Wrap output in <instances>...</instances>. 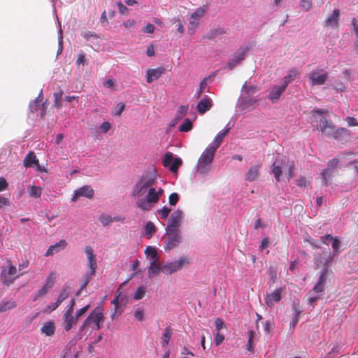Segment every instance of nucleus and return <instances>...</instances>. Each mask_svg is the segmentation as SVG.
Instances as JSON below:
<instances>
[{
	"label": "nucleus",
	"mask_w": 358,
	"mask_h": 358,
	"mask_svg": "<svg viewBox=\"0 0 358 358\" xmlns=\"http://www.w3.org/2000/svg\"><path fill=\"white\" fill-rule=\"evenodd\" d=\"M115 220V218L114 219L112 218L111 216H110V215H101L99 217V220L101 222L103 226H108V225H109Z\"/></svg>",
	"instance_id": "49530a36"
},
{
	"label": "nucleus",
	"mask_w": 358,
	"mask_h": 358,
	"mask_svg": "<svg viewBox=\"0 0 358 358\" xmlns=\"http://www.w3.org/2000/svg\"><path fill=\"white\" fill-rule=\"evenodd\" d=\"M27 192L31 197L39 198L42 194V189L40 187L32 185L28 187Z\"/></svg>",
	"instance_id": "473e14b6"
},
{
	"label": "nucleus",
	"mask_w": 358,
	"mask_h": 358,
	"mask_svg": "<svg viewBox=\"0 0 358 358\" xmlns=\"http://www.w3.org/2000/svg\"><path fill=\"white\" fill-rule=\"evenodd\" d=\"M54 279H55L54 274L53 273L50 274V275L48 276V278L46 280V282H45L44 287H45L48 289L52 288L54 285Z\"/></svg>",
	"instance_id": "4d7b16f0"
},
{
	"label": "nucleus",
	"mask_w": 358,
	"mask_h": 358,
	"mask_svg": "<svg viewBox=\"0 0 358 358\" xmlns=\"http://www.w3.org/2000/svg\"><path fill=\"white\" fill-rule=\"evenodd\" d=\"M299 76V71L295 69L289 71L287 75L283 78V85L286 88L289 83L295 80Z\"/></svg>",
	"instance_id": "bb28decb"
},
{
	"label": "nucleus",
	"mask_w": 358,
	"mask_h": 358,
	"mask_svg": "<svg viewBox=\"0 0 358 358\" xmlns=\"http://www.w3.org/2000/svg\"><path fill=\"white\" fill-rule=\"evenodd\" d=\"M183 218V213L181 210L178 209L174 211L167 224V227L166 229H173V230H179V227L181 224L182 220Z\"/></svg>",
	"instance_id": "1a4fd4ad"
},
{
	"label": "nucleus",
	"mask_w": 358,
	"mask_h": 358,
	"mask_svg": "<svg viewBox=\"0 0 358 358\" xmlns=\"http://www.w3.org/2000/svg\"><path fill=\"white\" fill-rule=\"evenodd\" d=\"M322 181L325 186H329L332 182L333 172L329 169H325L321 173Z\"/></svg>",
	"instance_id": "7c9ffc66"
},
{
	"label": "nucleus",
	"mask_w": 358,
	"mask_h": 358,
	"mask_svg": "<svg viewBox=\"0 0 358 358\" xmlns=\"http://www.w3.org/2000/svg\"><path fill=\"white\" fill-rule=\"evenodd\" d=\"M145 254L150 257L152 260H158V253L155 248L147 246L145 250Z\"/></svg>",
	"instance_id": "72a5a7b5"
},
{
	"label": "nucleus",
	"mask_w": 358,
	"mask_h": 358,
	"mask_svg": "<svg viewBox=\"0 0 358 358\" xmlns=\"http://www.w3.org/2000/svg\"><path fill=\"white\" fill-rule=\"evenodd\" d=\"M282 287L275 289L273 292L268 294L265 297V303L271 308L275 303L279 302L282 299Z\"/></svg>",
	"instance_id": "9d476101"
},
{
	"label": "nucleus",
	"mask_w": 358,
	"mask_h": 358,
	"mask_svg": "<svg viewBox=\"0 0 358 358\" xmlns=\"http://www.w3.org/2000/svg\"><path fill=\"white\" fill-rule=\"evenodd\" d=\"M164 68L163 66L158 67L156 69H148L146 73V81L148 83H151L154 80H157L161 77L162 73L164 72Z\"/></svg>",
	"instance_id": "dca6fc26"
},
{
	"label": "nucleus",
	"mask_w": 358,
	"mask_h": 358,
	"mask_svg": "<svg viewBox=\"0 0 358 358\" xmlns=\"http://www.w3.org/2000/svg\"><path fill=\"white\" fill-rule=\"evenodd\" d=\"M300 6L301 8L308 11L312 8V1L311 0H301L300 2Z\"/></svg>",
	"instance_id": "5fc2aeb1"
},
{
	"label": "nucleus",
	"mask_w": 358,
	"mask_h": 358,
	"mask_svg": "<svg viewBox=\"0 0 358 358\" xmlns=\"http://www.w3.org/2000/svg\"><path fill=\"white\" fill-rule=\"evenodd\" d=\"M321 132L324 135L334 138H337L340 134L339 130L336 129V127L333 123L329 124L327 127L322 128V131Z\"/></svg>",
	"instance_id": "b1692460"
},
{
	"label": "nucleus",
	"mask_w": 358,
	"mask_h": 358,
	"mask_svg": "<svg viewBox=\"0 0 358 358\" xmlns=\"http://www.w3.org/2000/svg\"><path fill=\"white\" fill-rule=\"evenodd\" d=\"M190 260L189 257L183 256L178 260L167 262L162 265V272L165 274H172L181 269L182 267L189 265Z\"/></svg>",
	"instance_id": "20e7f679"
},
{
	"label": "nucleus",
	"mask_w": 358,
	"mask_h": 358,
	"mask_svg": "<svg viewBox=\"0 0 358 358\" xmlns=\"http://www.w3.org/2000/svg\"><path fill=\"white\" fill-rule=\"evenodd\" d=\"M134 317L138 321H143L144 319V309L143 308H138L134 311Z\"/></svg>",
	"instance_id": "09e8293b"
},
{
	"label": "nucleus",
	"mask_w": 358,
	"mask_h": 358,
	"mask_svg": "<svg viewBox=\"0 0 358 358\" xmlns=\"http://www.w3.org/2000/svg\"><path fill=\"white\" fill-rule=\"evenodd\" d=\"M327 269L324 268L318 278L317 283L307 294L308 303L310 305H313L315 302L319 300L324 292V285L326 282V275Z\"/></svg>",
	"instance_id": "7ed1b4c3"
},
{
	"label": "nucleus",
	"mask_w": 358,
	"mask_h": 358,
	"mask_svg": "<svg viewBox=\"0 0 358 358\" xmlns=\"http://www.w3.org/2000/svg\"><path fill=\"white\" fill-rule=\"evenodd\" d=\"M67 245V242L66 240L62 239L59 241L58 243H56L52 245H50L45 252V256H52L55 253L59 252L62 250H64Z\"/></svg>",
	"instance_id": "a211bd4d"
},
{
	"label": "nucleus",
	"mask_w": 358,
	"mask_h": 358,
	"mask_svg": "<svg viewBox=\"0 0 358 358\" xmlns=\"http://www.w3.org/2000/svg\"><path fill=\"white\" fill-rule=\"evenodd\" d=\"M333 238L334 237L331 234H327L320 237L322 243L327 245L330 241H332Z\"/></svg>",
	"instance_id": "774afa93"
},
{
	"label": "nucleus",
	"mask_w": 358,
	"mask_h": 358,
	"mask_svg": "<svg viewBox=\"0 0 358 358\" xmlns=\"http://www.w3.org/2000/svg\"><path fill=\"white\" fill-rule=\"evenodd\" d=\"M257 104V100L252 98L245 99L240 104V108L242 109L250 110Z\"/></svg>",
	"instance_id": "c756f323"
},
{
	"label": "nucleus",
	"mask_w": 358,
	"mask_h": 358,
	"mask_svg": "<svg viewBox=\"0 0 358 358\" xmlns=\"http://www.w3.org/2000/svg\"><path fill=\"white\" fill-rule=\"evenodd\" d=\"M338 164V159L336 158H333L329 161L327 169H329V171L333 172L334 169L337 166Z\"/></svg>",
	"instance_id": "6e6d98bb"
},
{
	"label": "nucleus",
	"mask_w": 358,
	"mask_h": 358,
	"mask_svg": "<svg viewBox=\"0 0 358 358\" xmlns=\"http://www.w3.org/2000/svg\"><path fill=\"white\" fill-rule=\"evenodd\" d=\"M331 242H332L331 246H332V249H333L334 255L337 256L341 252V250H340L341 241L338 237H334Z\"/></svg>",
	"instance_id": "4c0bfd02"
},
{
	"label": "nucleus",
	"mask_w": 358,
	"mask_h": 358,
	"mask_svg": "<svg viewBox=\"0 0 358 358\" xmlns=\"http://www.w3.org/2000/svg\"><path fill=\"white\" fill-rule=\"evenodd\" d=\"M340 10L334 9L330 16L325 20V26L330 27H338L339 26Z\"/></svg>",
	"instance_id": "6ab92c4d"
},
{
	"label": "nucleus",
	"mask_w": 358,
	"mask_h": 358,
	"mask_svg": "<svg viewBox=\"0 0 358 358\" xmlns=\"http://www.w3.org/2000/svg\"><path fill=\"white\" fill-rule=\"evenodd\" d=\"M206 11V6L201 7L195 10L192 13L189 19V24L188 26V32L189 34H193L199 24V20L202 17Z\"/></svg>",
	"instance_id": "0eeeda50"
},
{
	"label": "nucleus",
	"mask_w": 358,
	"mask_h": 358,
	"mask_svg": "<svg viewBox=\"0 0 358 358\" xmlns=\"http://www.w3.org/2000/svg\"><path fill=\"white\" fill-rule=\"evenodd\" d=\"M38 159L33 151H30L24 157L23 164L25 167H33L38 164Z\"/></svg>",
	"instance_id": "393cba45"
},
{
	"label": "nucleus",
	"mask_w": 358,
	"mask_h": 358,
	"mask_svg": "<svg viewBox=\"0 0 358 358\" xmlns=\"http://www.w3.org/2000/svg\"><path fill=\"white\" fill-rule=\"evenodd\" d=\"M188 108V106H180L177 111L176 120L182 119L187 114Z\"/></svg>",
	"instance_id": "c03bdc74"
},
{
	"label": "nucleus",
	"mask_w": 358,
	"mask_h": 358,
	"mask_svg": "<svg viewBox=\"0 0 358 358\" xmlns=\"http://www.w3.org/2000/svg\"><path fill=\"white\" fill-rule=\"evenodd\" d=\"M179 201V195L178 193H172L169 196V203L171 206H176Z\"/></svg>",
	"instance_id": "8fccbe9b"
},
{
	"label": "nucleus",
	"mask_w": 358,
	"mask_h": 358,
	"mask_svg": "<svg viewBox=\"0 0 358 358\" xmlns=\"http://www.w3.org/2000/svg\"><path fill=\"white\" fill-rule=\"evenodd\" d=\"M69 295V287H64L62 289V290L58 296L57 302H58L59 304L60 305L66 299L68 298Z\"/></svg>",
	"instance_id": "c9c22d12"
},
{
	"label": "nucleus",
	"mask_w": 358,
	"mask_h": 358,
	"mask_svg": "<svg viewBox=\"0 0 358 358\" xmlns=\"http://www.w3.org/2000/svg\"><path fill=\"white\" fill-rule=\"evenodd\" d=\"M48 291V289L43 286L41 289L38 290V292L37 294L36 295V296L34 297V300L36 301L38 298H41V297L45 296L47 294Z\"/></svg>",
	"instance_id": "69168bd1"
},
{
	"label": "nucleus",
	"mask_w": 358,
	"mask_h": 358,
	"mask_svg": "<svg viewBox=\"0 0 358 358\" xmlns=\"http://www.w3.org/2000/svg\"><path fill=\"white\" fill-rule=\"evenodd\" d=\"M260 165L252 166L245 174V180L247 181H255L258 178L259 175Z\"/></svg>",
	"instance_id": "5701e85b"
},
{
	"label": "nucleus",
	"mask_w": 358,
	"mask_h": 358,
	"mask_svg": "<svg viewBox=\"0 0 358 358\" xmlns=\"http://www.w3.org/2000/svg\"><path fill=\"white\" fill-rule=\"evenodd\" d=\"M167 236L165 242V250H171L177 247L181 242L182 237L180 235L179 230L166 229Z\"/></svg>",
	"instance_id": "39448f33"
},
{
	"label": "nucleus",
	"mask_w": 358,
	"mask_h": 358,
	"mask_svg": "<svg viewBox=\"0 0 358 358\" xmlns=\"http://www.w3.org/2000/svg\"><path fill=\"white\" fill-rule=\"evenodd\" d=\"M85 252L88 260V266L91 271V275H94L97 266L93 249L90 246H86L85 248Z\"/></svg>",
	"instance_id": "ddd939ff"
},
{
	"label": "nucleus",
	"mask_w": 358,
	"mask_h": 358,
	"mask_svg": "<svg viewBox=\"0 0 358 358\" xmlns=\"http://www.w3.org/2000/svg\"><path fill=\"white\" fill-rule=\"evenodd\" d=\"M213 106L212 99L205 96L196 105V109L199 114H204L206 111L210 110Z\"/></svg>",
	"instance_id": "f3484780"
},
{
	"label": "nucleus",
	"mask_w": 358,
	"mask_h": 358,
	"mask_svg": "<svg viewBox=\"0 0 358 358\" xmlns=\"http://www.w3.org/2000/svg\"><path fill=\"white\" fill-rule=\"evenodd\" d=\"M171 211V209L170 208L164 206L162 209L159 210L157 213L162 220H166L167 219Z\"/></svg>",
	"instance_id": "de8ad7c7"
},
{
	"label": "nucleus",
	"mask_w": 358,
	"mask_h": 358,
	"mask_svg": "<svg viewBox=\"0 0 358 358\" xmlns=\"http://www.w3.org/2000/svg\"><path fill=\"white\" fill-rule=\"evenodd\" d=\"M192 129V122L189 118H186L184 122L180 126L179 130L182 132H188Z\"/></svg>",
	"instance_id": "ea45409f"
},
{
	"label": "nucleus",
	"mask_w": 358,
	"mask_h": 358,
	"mask_svg": "<svg viewBox=\"0 0 358 358\" xmlns=\"http://www.w3.org/2000/svg\"><path fill=\"white\" fill-rule=\"evenodd\" d=\"M249 338L247 344V350L249 351L252 350V338L254 336V331L250 330L248 331Z\"/></svg>",
	"instance_id": "e2e57ef3"
},
{
	"label": "nucleus",
	"mask_w": 358,
	"mask_h": 358,
	"mask_svg": "<svg viewBox=\"0 0 358 358\" xmlns=\"http://www.w3.org/2000/svg\"><path fill=\"white\" fill-rule=\"evenodd\" d=\"M80 196H85L88 199H92L94 196V190L89 185H84L77 189Z\"/></svg>",
	"instance_id": "c85d7f7f"
},
{
	"label": "nucleus",
	"mask_w": 358,
	"mask_h": 358,
	"mask_svg": "<svg viewBox=\"0 0 358 358\" xmlns=\"http://www.w3.org/2000/svg\"><path fill=\"white\" fill-rule=\"evenodd\" d=\"M173 154L170 152H166L165 154L164 158L163 159V165L165 167H167L170 165L171 162L173 161Z\"/></svg>",
	"instance_id": "3c124183"
},
{
	"label": "nucleus",
	"mask_w": 358,
	"mask_h": 358,
	"mask_svg": "<svg viewBox=\"0 0 358 358\" xmlns=\"http://www.w3.org/2000/svg\"><path fill=\"white\" fill-rule=\"evenodd\" d=\"M327 111L318 109V108H314L313 110V115L315 118H316V115H320V131H322V128L327 127L329 124L333 123L331 120H329L327 118L326 114Z\"/></svg>",
	"instance_id": "2eb2a0df"
},
{
	"label": "nucleus",
	"mask_w": 358,
	"mask_h": 358,
	"mask_svg": "<svg viewBox=\"0 0 358 358\" xmlns=\"http://www.w3.org/2000/svg\"><path fill=\"white\" fill-rule=\"evenodd\" d=\"M311 85H324L328 79V73L323 69L312 71L308 76Z\"/></svg>",
	"instance_id": "423d86ee"
},
{
	"label": "nucleus",
	"mask_w": 358,
	"mask_h": 358,
	"mask_svg": "<svg viewBox=\"0 0 358 358\" xmlns=\"http://www.w3.org/2000/svg\"><path fill=\"white\" fill-rule=\"evenodd\" d=\"M86 319L89 321V325L93 323L95 324L97 329H100L105 320L103 310L100 308H96L90 313Z\"/></svg>",
	"instance_id": "6e6552de"
},
{
	"label": "nucleus",
	"mask_w": 358,
	"mask_h": 358,
	"mask_svg": "<svg viewBox=\"0 0 358 358\" xmlns=\"http://www.w3.org/2000/svg\"><path fill=\"white\" fill-rule=\"evenodd\" d=\"M10 204V199L7 197H3L0 195V209L3 207H8Z\"/></svg>",
	"instance_id": "bf43d9fd"
},
{
	"label": "nucleus",
	"mask_w": 358,
	"mask_h": 358,
	"mask_svg": "<svg viewBox=\"0 0 358 358\" xmlns=\"http://www.w3.org/2000/svg\"><path fill=\"white\" fill-rule=\"evenodd\" d=\"M327 111L318 109V108H314L313 110V115L315 118H316V115H320V131H322V128L327 127L329 124L333 123L331 120H329L327 118L326 114Z\"/></svg>",
	"instance_id": "4468645a"
},
{
	"label": "nucleus",
	"mask_w": 358,
	"mask_h": 358,
	"mask_svg": "<svg viewBox=\"0 0 358 358\" xmlns=\"http://www.w3.org/2000/svg\"><path fill=\"white\" fill-rule=\"evenodd\" d=\"M16 273H17L16 267L15 266L10 265L9 266L8 271H6V270L2 271L1 274V279L5 285H9L13 282V280L8 279V275H14Z\"/></svg>",
	"instance_id": "aec40b11"
},
{
	"label": "nucleus",
	"mask_w": 358,
	"mask_h": 358,
	"mask_svg": "<svg viewBox=\"0 0 358 358\" xmlns=\"http://www.w3.org/2000/svg\"><path fill=\"white\" fill-rule=\"evenodd\" d=\"M83 37L87 40H90V38H97L98 36L95 32L87 31L83 34Z\"/></svg>",
	"instance_id": "0e129e2a"
},
{
	"label": "nucleus",
	"mask_w": 358,
	"mask_h": 358,
	"mask_svg": "<svg viewBox=\"0 0 358 358\" xmlns=\"http://www.w3.org/2000/svg\"><path fill=\"white\" fill-rule=\"evenodd\" d=\"M285 89L286 87L284 85L273 86L268 95L269 99H271L273 103L276 102Z\"/></svg>",
	"instance_id": "4be33fe9"
},
{
	"label": "nucleus",
	"mask_w": 358,
	"mask_h": 358,
	"mask_svg": "<svg viewBox=\"0 0 358 358\" xmlns=\"http://www.w3.org/2000/svg\"><path fill=\"white\" fill-rule=\"evenodd\" d=\"M208 78L209 77H206L200 83L199 89L196 92L195 94V97L196 99H199L201 96V94L207 87Z\"/></svg>",
	"instance_id": "e433bc0d"
},
{
	"label": "nucleus",
	"mask_w": 358,
	"mask_h": 358,
	"mask_svg": "<svg viewBox=\"0 0 358 358\" xmlns=\"http://www.w3.org/2000/svg\"><path fill=\"white\" fill-rule=\"evenodd\" d=\"M182 159L179 157H177L174 159L171 165L170 166V171L173 173H176L179 169V167L182 165Z\"/></svg>",
	"instance_id": "37998d69"
},
{
	"label": "nucleus",
	"mask_w": 358,
	"mask_h": 358,
	"mask_svg": "<svg viewBox=\"0 0 358 358\" xmlns=\"http://www.w3.org/2000/svg\"><path fill=\"white\" fill-rule=\"evenodd\" d=\"M155 27L150 23H148L145 27H143L142 31L144 33L152 34L155 31Z\"/></svg>",
	"instance_id": "13d9d810"
},
{
	"label": "nucleus",
	"mask_w": 358,
	"mask_h": 358,
	"mask_svg": "<svg viewBox=\"0 0 358 358\" xmlns=\"http://www.w3.org/2000/svg\"><path fill=\"white\" fill-rule=\"evenodd\" d=\"M157 260H152L150 262V267L148 268L149 276L155 275L158 274L159 272H162V265L157 263Z\"/></svg>",
	"instance_id": "cd10ccee"
},
{
	"label": "nucleus",
	"mask_w": 358,
	"mask_h": 358,
	"mask_svg": "<svg viewBox=\"0 0 358 358\" xmlns=\"http://www.w3.org/2000/svg\"><path fill=\"white\" fill-rule=\"evenodd\" d=\"M224 340V336L221 334L219 331L215 335V343L216 346L220 345Z\"/></svg>",
	"instance_id": "680f3d73"
},
{
	"label": "nucleus",
	"mask_w": 358,
	"mask_h": 358,
	"mask_svg": "<svg viewBox=\"0 0 358 358\" xmlns=\"http://www.w3.org/2000/svg\"><path fill=\"white\" fill-rule=\"evenodd\" d=\"M271 169V173L274 175L276 181L280 182L282 171L281 167L277 164L276 161L273 163Z\"/></svg>",
	"instance_id": "2f4dec72"
},
{
	"label": "nucleus",
	"mask_w": 358,
	"mask_h": 358,
	"mask_svg": "<svg viewBox=\"0 0 358 358\" xmlns=\"http://www.w3.org/2000/svg\"><path fill=\"white\" fill-rule=\"evenodd\" d=\"M248 49L240 48L233 55V57L229 60L227 66L232 70L237 64L242 62L245 57Z\"/></svg>",
	"instance_id": "9b49d317"
},
{
	"label": "nucleus",
	"mask_w": 358,
	"mask_h": 358,
	"mask_svg": "<svg viewBox=\"0 0 358 358\" xmlns=\"http://www.w3.org/2000/svg\"><path fill=\"white\" fill-rule=\"evenodd\" d=\"M231 128L228 127L224 129L223 131H220L217 136L215 137L213 143L207 147L210 150H213L214 152L216 151V150L220 147L222 142L223 141L224 137L227 135V134L229 132Z\"/></svg>",
	"instance_id": "f8f14e48"
},
{
	"label": "nucleus",
	"mask_w": 358,
	"mask_h": 358,
	"mask_svg": "<svg viewBox=\"0 0 358 358\" xmlns=\"http://www.w3.org/2000/svg\"><path fill=\"white\" fill-rule=\"evenodd\" d=\"M76 64L80 65L83 64V66H85L87 64L85 58V53L83 52H81L79 53L78 57L76 60Z\"/></svg>",
	"instance_id": "052dcab7"
},
{
	"label": "nucleus",
	"mask_w": 358,
	"mask_h": 358,
	"mask_svg": "<svg viewBox=\"0 0 358 358\" xmlns=\"http://www.w3.org/2000/svg\"><path fill=\"white\" fill-rule=\"evenodd\" d=\"M16 306V303L13 301H2L0 303V313L7 310L12 309Z\"/></svg>",
	"instance_id": "f704fd0d"
},
{
	"label": "nucleus",
	"mask_w": 358,
	"mask_h": 358,
	"mask_svg": "<svg viewBox=\"0 0 358 358\" xmlns=\"http://www.w3.org/2000/svg\"><path fill=\"white\" fill-rule=\"evenodd\" d=\"M145 231L146 234L149 235V238H150L152 234L155 233L156 227L155 224L151 221H150L145 224Z\"/></svg>",
	"instance_id": "79ce46f5"
},
{
	"label": "nucleus",
	"mask_w": 358,
	"mask_h": 358,
	"mask_svg": "<svg viewBox=\"0 0 358 358\" xmlns=\"http://www.w3.org/2000/svg\"><path fill=\"white\" fill-rule=\"evenodd\" d=\"M92 275H91V272H90L89 275H85L83 277L82 283L80 285V290H83L86 287V286L88 285L90 281L91 280Z\"/></svg>",
	"instance_id": "603ef678"
},
{
	"label": "nucleus",
	"mask_w": 358,
	"mask_h": 358,
	"mask_svg": "<svg viewBox=\"0 0 358 358\" xmlns=\"http://www.w3.org/2000/svg\"><path fill=\"white\" fill-rule=\"evenodd\" d=\"M171 334H172V330H171V327H167L165 329V331H164V333L163 334V337H162V340H163L162 345L164 347L166 346L169 344V341L171 337Z\"/></svg>",
	"instance_id": "58836bf2"
},
{
	"label": "nucleus",
	"mask_w": 358,
	"mask_h": 358,
	"mask_svg": "<svg viewBox=\"0 0 358 358\" xmlns=\"http://www.w3.org/2000/svg\"><path fill=\"white\" fill-rule=\"evenodd\" d=\"M215 152L206 148L198 159L196 172L202 176H206L211 170V164Z\"/></svg>",
	"instance_id": "f03ea898"
},
{
	"label": "nucleus",
	"mask_w": 358,
	"mask_h": 358,
	"mask_svg": "<svg viewBox=\"0 0 358 358\" xmlns=\"http://www.w3.org/2000/svg\"><path fill=\"white\" fill-rule=\"evenodd\" d=\"M62 95H63V92L62 90H59V91L58 92H55L53 94L54 101H55L54 106L57 108H60L62 107L61 99H62Z\"/></svg>",
	"instance_id": "a19ab883"
},
{
	"label": "nucleus",
	"mask_w": 358,
	"mask_h": 358,
	"mask_svg": "<svg viewBox=\"0 0 358 358\" xmlns=\"http://www.w3.org/2000/svg\"><path fill=\"white\" fill-rule=\"evenodd\" d=\"M90 305L87 304V306L80 308L78 310L75 314L76 320H78L79 317H80L83 315H84L90 308Z\"/></svg>",
	"instance_id": "864d4df0"
},
{
	"label": "nucleus",
	"mask_w": 358,
	"mask_h": 358,
	"mask_svg": "<svg viewBox=\"0 0 358 358\" xmlns=\"http://www.w3.org/2000/svg\"><path fill=\"white\" fill-rule=\"evenodd\" d=\"M62 319L64 321V328L66 331L71 329L73 324L77 322L76 317L73 315V313L65 312Z\"/></svg>",
	"instance_id": "412c9836"
},
{
	"label": "nucleus",
	"mask_w": 358,
	"mask_h": 358,
	"mask_svg": "<svg viewBox=\"0 0 358 358\" xmlns=\"http://www.w3.org/2000/svg\"><path fill=\"white\" fill-rule=\"evenodd\" d=\"M215 325L216 327V330L220 331L224 326V321L222 319L218 317L215 320Z\"/></svg>",
	"instance_id": "338daca9"
},
{
	"label": "nucleus",
	"mask_w": 358,
	"mask_h": 358,
	"mask_svg": "<svg viewBox=\"0 0 358 358\" xmlns=\"http://www.w3.org/2000/svg\"><path fill=\"white\" fill-rule=\"evenodd\" d=\"M146 290L143 286L138 287L136 292L134 294V299L135 300H140L143 299L145 294Z\"/></svg>",
	"instance_id": "a18cd8bd"
},
{
	"label": "nucleus",
	"mask_w": 358,
	"mask_h": 358,
	"mask_svg": "<svg viewBox=\"0 0 358 358\" xmlns=\"http://www.w3.org/2000/svg\"><path fill=\"white\" fill-rule=\"evenodd\" d=\"M157 176L155 171H148L140 175L132 187L131 195L137 198L136 207L144 212L150 211L157 203L164 190L157 187Z\"/></svg>",
	"instance_id": "f257e3e1"
},
{
	"label": "nucleus",
	"mask_w": 358,
	"mask_h": 358,
	"mask_svg": "<svg viewBox=\"0 0 358 358\" xmlns=\"http://www.w3.org/2000/svg\"><path fill=\"white\" fill-rule=\"evenodd\" d=\"M41 331L48 336H53L55 331V323L52 321L45 322L41 327Z\"/></svg>",
	"instance_id": "a878e982"
}]
</instances>
